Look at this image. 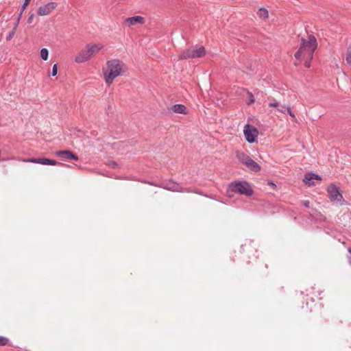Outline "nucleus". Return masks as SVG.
Here are the masks:
<instances>
[{
  "label": "nucleus",
  "mask_w": 351,
  "mask_h": 351,
  "mask_svg": "<svg viewBox=\"0 0 351 351\" xmlns=\"http://www.w3.org/2000/svg\"><path fill=\"white\" fill-rule=\"evenodd\" d=\"M171 110L177 114H187L186 107L183 104H175L171 107Z\"/></svg>",
  "instance_id": "nucleus-17"
},
{
  "label": "nucleus",
  "mask_w": 351,
  "mask_h": 351,
  "mask_svg": "<svg viewBox=\"0 0 351 351\" xmlns=\"http://www.w3.org/2000/svg\"><path fill=\"white\" fill-rule=\"evenodd\" d=\"M40 58L44 60H47L48 59V55H49V51L47 50V49L46 48H43L41 50H40Z\"/></svg>",
  "instance_id": "nucleus-21"
},
{
  "label": "nucleus",
  "mask_w": 351,
  "mask_h": 351,
  "mask_svg": "<svg viewBox=\"0 0 351 351\" xmlns=\"http://www.w3.org/2000/svg\"><path fill=\"white\" fill-rule=\"evenodd\" d=\"M57 72H58V65L56 64H55L53 66V69H52V71H51V75L52 76L56 75H57Z\"/></svg>",
  "instance_id": "nucleus-25"
},
{
  "label": "nucleus",
  "mask_w": 351,
  "mask_h": 351,
  "mask_svg": "<svg viewBox=\"0 0 351 351\" xmlns=\"http://www.w3.org/2000/svg\"><path fill=\"white\" fill-rule=\"evenodd\" d=\"M346 60L348 64H351V47L348 48Z\"/></svg>",
  "instance_id": "nucleus-22"
},
{
  "label": "nucleus",
  "mask_w": 351,
  "mask_h": 351,
  "mask_svg": "<svg viewBox=\"0 0 351 351\" xmlns=\"http://www.w3.org/2000/svg\"><path fill=\"white\" fill-rule=\"evenodd\" d=\"M249 248H250V246H248L247 245H244L241 246V250H243V252H245V251L248 250Z\"/></svg>",
  "instance_id": "nucleus-30"
},
{
  "label": "nucleus",
  "mask_w": 351,
  "mask_h": 351,
  "mask_svg": "<svg viewBox=\"0 0 351 351\" xmlns=\"http://www.w3.org/2000/svg\"><path fill=\"white\" fill-rule=\"evenodd\" d=\"M34 14H32L29 16V18H28V19H27V23H32V21H33V20H34Z\"/></svg>",
  "instance_id": "nucleus-28"
},
{
  "label": "nucleus",
  "mask_w": 351,
  "mask_h": 351,
  "mask_svg": "<svg viewBox=\"0 0 351 351\" xmlns=\"http://www.w3.org/2000/svg\"><path fill=\"white\" fill-rule=\"evenodd\" d=\"M56 3L50 2L43 6H40L38 10V14L40 16L48 15L56 8Z\"/></svg>",
  "instance_id": "nucleus-14"
},
{
  "label": "nucleus",
  "mask_w": 351,
  "mask_h": 351,
  "mask_svg": "<svg viewBox=\"0 0 351 351\" xmlns=\"http://www.w3.org/2000/svg\"><path fill=\"white\" fill-rule=\"evenodd\" d=\"M348 252L351 254V247L348 248Z\"/></svg>",
  "instance_id": "nucleus-33"
},
{
  "label": "nucleus",
  "mask_w": 351,
  "mask_h": 351,
  "mask_svg": "<svg viewBox=\"0 0 351 351\" xmlns=\"http://www.w3.org/2000/svg\"><path fill=\"white\" fill-rule=\"evenodd\" d=\"M328 197L332 202H339L343 204L344 202L343 197L339 191V187L334 184H330L327 188Z\"/></svg>",
  "instance_id": "nucleus-8"
},
{
  "label": "nucleus",
  "mask_w": 351,
  "mask_h": 351,
  "mask_svg": "<svg viewBox=\"0 0 351 351\" xmlns=\"http://www.w3.org/2000/svg\"><path fill=\"white\" fill-rule=\"evenodd\" d=\"M268 185L271 186L274 189H276V185L275 183H274L273 182L271 181H269L267 182Z\"/></svg>",
  "instance_id": "nucleus-29"
},
{
  "label": "nucleus",
  "mask_w": 351,
  "mask_h": 351,
  "mask_svg": "<svg viewBox=\"0 0 351 351\" xmlns=\"http://www.w3.org/2000/svg\"><path fill=\"white\" fill-rule=\"evenodd\" d=\"M265 269H267L268 268V265L267 264L265 265Z\"/></svg>",
  "instance_id": "nucleus-35"
},
{
  "label": "nucleus",
  "mask_w": 351,
  "mask_h": 351,
  "mask_svg": "<svg viewBox=\"0 0 351 351\" xmlns=\"http://www.w3.org/2000/svg\"><path fill=\"white\" fill-rule=\"evenodd\" d=\"M350 263L351 264V261H350Z\"/></svg>",
  "instance_id": "nucleus-36"
},
{
  "label": "nucleus",
  "mask_w": 351,
  "mask_h": 351,
  "mask_svg": "<svg viewBox=\"0 0 351 351\" xmlns=\"http://www.w3.org/2000/svg\"><path fill=\"white\" fill-rule=\"evenodd\" d=\"M145 183H147L149 185L154 186H158V187H160V186H162V184H158L154 183L153 182H145Z\"/></svg>",
  "instance_id": "nucleus-27"
},
{
  "label": "nucleus",
  "mask_w": 351,
  "mask_h": 351,
  "mask_svg": "<svg viewBox=\"0 0 351 351\" xmlns=\"http://www.w3.org/2000/svg\"><path fill=\"white\" fill-rule=\"evenodd\" d=\"M160 188H163L166 190H169L173 192H189V190L184 189L180 184L175 182L172 180L168 181L165 184H162L160 186Z\"/></svg>",
  "instance_id": "nucleus-11"
},
{
  "label": "nucleus",
  "mask_w": 351,
  "mask_h": 351,
  "mask_svg": "<svg viewBox=\"0 0 351 351\" xmlns=\"http://www.w3.org/2000/svg\"><path fill=\"white\" fill-rule=\"evenodd\" d=\"M236 157L238 160L245 165L246 168L253 172H259L261 169V166L253 160L250 156L243 152H237Z\"/></svg>",
  "instance_id": "nucleus-5"
},
{
  "label": "nucleus",
  "mask_w": 351,
  "mask_h": 351,
  "mask_svg": "<svg viewBox=\"0 0 351 351\" xmlns=\"http://www.w3.org/2000/svg\"><path fill=\"white\" fill-rule=\"evenodd\" d=\"M257 14L259 18L265 19H267L269 16V13L267 9L265 8H260L257 12Z\"/></svg>",
  "instance_id": "nucleus-19"
},
{
  "label": "nucleus",
  "mask_w": 351,
  "mask_h": 351,
  "mask_svg": "<svg viewBox=\"0 0 351 351\" xmlns=\"http://www.w3.org/2000/svg\"><path fill=\"white\" fill-rule=\"evenodd\" d=\"M243 134L246 141L250 143H252L258 135V130L254 126L247 124L244 126Z\"/></svg>",
  "instance_id": "nucleus-9"
},
{
  "label": "nucleus",
  "mask_w": 351,
  "mask_h": 351,
  "mask_svg": "<svg viewBox=\"0 0 351 351\" xmlns=\"http://www.w3.org/2000/svg\"><path fill=\"white\" fill-rule=\"evenodd\" d=\"M125 132L124 125L122 122L116 121L112 125V130H111V133H112L114 138H119L120 135Z\"/></svg>",
  "instance_id": "nucleus-13"
},
{
  "label": "nucleus",
  "mask_w": 351,
  "mask_h": 351,
  "mask_svg": "<svg viewBox=\"0 0 351 351\" xmlns=\"http://www.w3.org/2000/svg\"><path fill=\"white\" fill-rule=\"evenodd\" d=\"M103 45L98 44H87L75 56L77 63H83L93 58L101 49Z\"/></svg>",
  "instance_id": "nucleus-2"
},
{
  "label": "nucleus",
  "mask_w": 351,
  "mask_h": 351,
  "mask_svg": "<svg viewBox=\"0 0 351 351\" xmlns=\"http://www.w3.org/2000/svg\"><path fill=\"white\" fill-rule=\"evenodd\" d=\"M267 100L269 101L268 104L269 108H276L278 112L283 114L287 112L293 121H296L295 113L292 111L289 106H286L285 105H282L274 98L268 97Z\"/></svg>",
  "instance_id": "nucleus-7"
},
{
  "label": "nucleus",
  "mask_w": 351,
  "mask_h": 351,
  "mask_svg": "<svg viewBox=\"0 0 351 351\" xmlns=\"http://www.w3.org/2000/svg\"><path fill=\"white\" fill-rule=\"evenodd\" d=\"M128 70L127 65L120 60H111V83L118 76L125 74Z\"/></svg>",
  "instance_id": "nucleus-6"
},
{
  "label": "nucleus",
  "mask_w": 351,
  "mask_h": 351,
  "mask_svg": "<svg viewBox=\"0 0 351 351\" xmlns=\"http://www.w3.org/2000/svg\"><path fill=\"white\" fill-rule=\"evenodd\" d=\"M20 160L24 162H32V163H38L44 165H64L62 163L58 162L56 160L46 158H28V159H21Z\"/></svg>",
  "instance_id": "nucleus-10"
},
{
  "label": "nucleus",
  "mask_w": 351,
  "mask_h": 351,
  "mask_svg": "<svg viewBox=\"0 0 351 351\" xmlns=\"http://www.w3.org/2000/svg\"><path fill=\"white\" fill-rule=\"evenodd\" d=\"M303 205L305 207L308 208L310 206V202L308 201H304V202H303Z\"/></svg>",
  "instance_id": "nucleus-32"
},
{
  "label": "nucleus",
  "mask_w": 351,
  "mask_h": 351,
  "mask_svg": "<svg viewBox=\"0 0 351 351\" xmlns=\"http://www.w3.org/2000/svg\"><path fill=\"white\" fill-rule=\"evenodd\" d=\"M107 69H104V75L106 83H110V71L108 69V67L110 66V61H107L106 62Z\"/></svg>",
  "instance_id": "nucleus-20"
},
{
  "label": "nucleus",
  "mask_w": 351,
  "mask_h": 351,
  "mask_svg": "<svg viewBox=\"0 0 351 351\" xmlns=\"http://www.w3.org/2000/svg\"><path fill=\"white\" fill-rule=\"evenodd\" d=\"M314 180H321L322 178L319 176L313 173H306L304 176V178L303 181L308 186H311L315 185V183L313 182Z\"/></svg>",
  "instance_id": "nucleus-15"
},
{
  "label": "nucleus",
  "mask_w": 351,
  "mask_h": 351,
  "mask_svg": "<svg viewBox=\"0 0 351 351\" xmlns=\"http://www.w3.org/2000/svg\"><path fill=\"white\" fill-rule=\"evenodd\" d=\"M247 93L248 99H249L247 104L249 105V104H253L255 101L254 97L253 94L250 91H247Z\"/></svg>",
  "instance_id": "nucleus-23"
},
{
  "label": "nucleus",
  "mask_w": 351,
  "mask_h": 351,
  "mask_svg": "<svg viewBox=\"0 0 351 351\" xmlns=\"http://www.w3.org/2000/svg\"><path fill=\"white\" fill-rule=\"evenodd\" d=\"M8 339L4 337H2V336H0V346H5L8 343Z\"/></svg>",
  "instance_id": "nucleus-24"
},
{
  "label": "nucleus",
  "mask_w": 351,
  "mask_h": 351,
  "mask_svg": "<svg viewBox=\"0 0 351 351\" xmlns=\"http://www.w3.org/2000/svg\"><path fill=\"white\" fill-rule=\"evenodd\" d=\"M317 46V39L313 35H308L306 38L302 37L300 39L299 48L294 54V65L298 66L303 64L306 68H310Z\"/></svg>",
  "instance_id": "nucleus-1"
},
{
  "label": "nucleus",
  "mask_w": 351,
  "mask_h": 351,
  "mask_svg": "<svg viewBox=\"0 0 351 351\" xmlns=\"http://www.w3.org/2000/svg\"><path fill=\"white\" fill-rule=\"evenodd\" d=\"M55 154L57 157H59L62 160H79L78 156L69 150L58 151L55 153Z\"/></svg>",
  "instance_id": "nucleus-12"
},
{
  "label": "nucleus",
  "mask_w": 351,
  "mask_h": 351,
  "mask_svg": "<svg viewBox=\"0 0 351 351\" xmlns=\"http://www.w3.org/2000/svg\"><path fill=\"white\" fill-rule=\"evenodd\" d=\"M31 0H25L22 7H23V10H25L26 9V8L27 7V5H29V2H30Z\"/></svg>",
  "instance_id": "nucleus-26"
},
{
  "label": "nucleus",
  "mask_w": 351,
  "mask_h": 351,
  "mask_svg": "<svg viewBox=\"0 0 351 351\" xmlns=\"http://www.w3.org/2000/svg\"><path fill=\"white\" fill-rule=\"evenodd\" d=\"M126 22L128 23L129 25H134L136 24H143L145 19L141 16H135L126 19Z\"/></svg>",
  "instance_id": "nucleus-16"
},
{
  "label": "nucleus",
  "mask_w": 351,
  "mask_h": 351,
  "mask_svg": "<svg viewBox=\"0 0 351 351\" xmlns=\"http://www.w3.org/2000/svg\"><path fill=\"white\" fill-rule=\"evenodd\" d=\"M206 55V49L203 46L195 45L180 52L178 60L197 58Z\"/></svg>",
  "instance_id": "nucleus-4"
},
{
  "label": "nucleus",
  "mask_w": 351,
  "mask_h": 351,
  "mask_svg": "<svg viewBox=\"0 0 351 351\" xmlns=\"http://www.w3.org/2000/svg\"><path fill=\"white\" fill-rule=\"evenodd\" d=\"M24 10H23V8H21V15L23 14V12Z\"/></svg>",
  "instance_id": "nucleus-34"
},
{
  "label": "nucleus",
  "mask_w": 351,
  "mask_h": 351,
  "mask_svg": "<svg viewBox=\"0 0 351 351\" xmlns=\"http://www.w3.org/2000/svg\"><path fill=\"white\" fill-rule=\"evenodd\" d=\"M118 167V165L116 162L111 161V168H115Z\"/></svg>",
  "instance_id": "nucleus-31"
},
{
  "label": "nucleus",
  "mask_w": 351,
  "mask_h": 351,
  "mask_svg": "<svg viewBox=\"0 0 351 351\" xmlns=\"http://www.w3.org/2000/svg\"><path fill=\"white\" fill-rule=\"evenodd\" d=\"M230 192L237 193L247 197L254 194V191L250 184L246 181L232 182L228 186Z\"/></svg>",
  "instance_id": "nucleus-3"
},
{
  "label": "nucleus",
  "mask_w": 351,
  "mask_h": 351,
  "mask_svg": "<svg viewBox=\"0 0 351 351\" xmlns=\"http://www.w3.org/2000/svg\"><path fill=\"white\" fill-rule=\"evenodd\" d=\"M21 13H19V16H18V18H17V21H16V23L14 24V27H13L12 31L10 32L9 33V34L7 36V37H6V40H10L14 37V36L15 34V31H16V28L18 27V25H19V21L21 20Z\"/></svg>",
  "instance_id": "nucleus-18"
}]
</instances>
